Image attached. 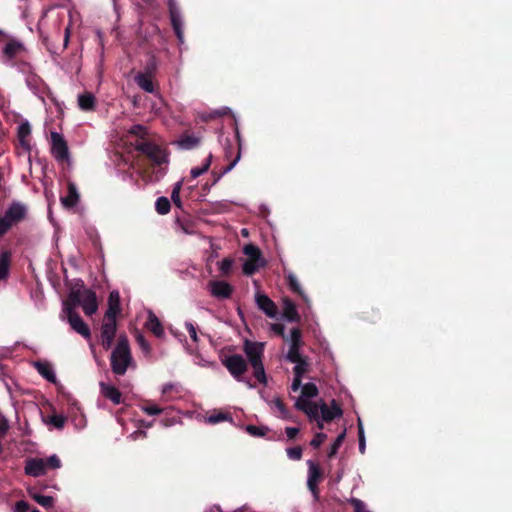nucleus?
I'll return each mask as SVG.
<instances>
[{
    "label": "nucleus",
    "mask_w": 512,
    "mask_h": 512,
    "mask_svg": "<svg viewBox=\"0 0 512 512\" xmlns=\"http://www.w3.org/2000/svg\"><path fill=\"white\" fill-rule=\"evenodd\" d=\"M13 512H40L38 509L31 507L27 502L21 500L15 503Z\"/></svg>",
    "instance_id": "44"
},
{
    "label": "nucleus",
    "mask_w": 512,
    "mask_h": 512,
    "mask_svg": "<svg viewBox=\"0 0 512 512\" xmlns=\"http://www.w3.org/2000/svg\"><path fill=\"white\" fill-rule=\"evenodd\" d=\"M138 150L144 153L154 164L162 165L168 163V155L162 147L151 143L143 142L138 145Z\"/></svg>",
    "instance_id": "7"
},
{
    "label": "nucleus",
    "mask_w": 512,
    "mask_h": 512,
    "mask_svg": "<svg viewBox=\"0 0 512 512\" xmlns=\"http://www.w3.org/2000/svg\"><path fill=\"white\" fill-rule=\"evenodd\" d=\"M358 438H359V451L361 454L365 453L366 440L364 435V428L360 419H358Z\"/></svg>",
    "instance_id": "45"
},
{
    "label": "nucleus",
    "mask_w": 512,
    "mask_h": 512,
    "mask_svg": "<svg viewBox=\"0 0 512 512\" xmlns=\"http://www.w3.org/2000/svg\"><path fill=\"white\" fill-rule=\"evenodd\" d=\"M49 423L58 429H62L66 423V417L59 414H54L49 418Z\"/></svg>",
    "instance_id": "47"
},
{
    "label": "nucleus",
    "mask_w": 512,
    "mask_h": 512,
    "mask_svg": "<svg viewBox=\"0 0 512 512\" xmlns=\"http://www.w3.org/2000/svg\"><path fill=\"white\" fill-rule=\"evenodd\" d=\"M349 502L352 504L355 512H371L367 508L366 504L360 499L351 498Z\"/></svg>",
    "instance_id": "48"
},
{
    "label": "nucleus",
    "mask_w": 512,
    "mask_h": 512,
    "mask_svg": "<svg viewBox=\"0 0 512 512\" xmlns=\"http://www.w3.org/2000/svg\"><path fill=\"white\" fill-rule=\"evenodd\" d=\"M63 303H69L74 310L76 306H81L84 313L88 316L94 314L98 309L95 292L86 288L83 284H75L67 300L63 301Z\"/></svg>",
    "instance_id": "1"
},
{
    "label": "nucleus",
    "mask_w": 512,
    "mask_h": 512,
    "mask_svg": "<svg viewBox=\"0 0 512 512\" xmlns=\"http://www.w3.org/2000/svg\"><path fill=\"white\" fill-rule=\"evenodd\" d=\"M285 339L289 344V349L285 356L286 360L290 362L299 361L300 358H302L300 353V347L302 345V335L300 330L297 328L292 329Z\"/></svg>",
    "instance_id": "9"
},
{
    "label": "nucleus",
    "mask_w": 512,
    "mask_h": 512,
    "mask_svg": "<svg viewBox=\"0 0 512 512\" xmlns=\"http://www.w3.org/2000/svg\"><path fill=\"white\" fill-rule=\"evenodd\" d=\"M321 414L322 420L331 421L342 415V410L332 401L331 407H328L324 401L318 403V415Z\"/></svg>",
    "instance_id": "17"
},
{
    "label": "nucleus",
    "mask_w": 512,
    "mask_h": 512,
    "mask_svg": "<svg viewBox=\"0 0 512 512\" xmlns=\"http://www.w3.org/2000/svg\"><path fill=\"white\" fill-rule=\"evenodd\" d=\"M131 439L133 440H137V439H140V438H145L146 437V432L145 431H135L133 432L132 434H130L129 436Z\"/></svg>",
    "instance_id": "58"
},
{
    "label": "nucleus",
    "mask_w": 512,
    "mask_h": 512,
    "mask_svg": "<svg viewBox=\"0 0 512 512\" xmlns=\"http://www.w3.org/2000/svg\"><path fill=\"white\" fill-rule=\"evenodd\" d=\"M31 134L30 124L25 121L18 126V138L22 147L29 149V136Z\"/></svg>",
    "instance_id": "29"
},
{
    "label": "nucleus",
    "mask_w": 512,
    "mask_h": 512,
    "mask_svg": "<svg viewBox=\"0 0 512 512\" xmlns=\"http://www.w3.org/2000/svg\"><path fill=\"white\" fill-rule=\"evenodd\" d=\"M308 465V477H307V486L308 489L313 494L314 498L318 499V489L317 485L321 477V472L317 464H315L312 460L307 461Z\"/></svg>",
    "instance_id": "15"
},
{
    "label": "nucleus",
    "mask_w": 512,
    "mask_h": 512,
    "mask_svg": "<svg viewBox=\"0 0 512 512\" xmlns=\"http://www.w3.org/2000/svg\"><path fill=\"white\" fill-rule=\"evenodd\" d=\"M326 439V434L320 432L317 433L314 438L311 440L310 445L314 448H318Z\"/></svg>",
    "instance_id": "53"
},
{
    "label": "nucleus",
    "mask_w": 512,
    "mask_h": 512,
    "mask_svg": "<svg viewBox=\"0 0 512 512\" xmlns=\"http://www.w3.org/2000/svg\"><path fill=\"white\" fill-rule=\"evenodd\" d=\"M243 349L250 364L262 361L264 343L245 340Z\"/></svg>",
    "instance_id": "14"
},
{
    "label": "nucleus",
    "mask_w": 512,
    "mask_h": 512,
    "mask_svg": "<svg viewBox=\"0 0 512 512\" xmlns=\"http://www.w3.org/2000/svg\"><path fill=\"white\" fill-rule=\"evenodd\" d=\"M33 365L37 372L47 381L54 384L57 382L56 373L51 363L47 361H36Z\"/></svg>",
    "instance_id": "19"
},
{
    "label": "nucleus",
    "mask_w": 512,
    "mask_h": 512,
    "mask_svg": "<svg viewBox=\"0 0 512 512\" xmlns=\"http://www.w3.org/2000/svg\"><path fill=\"white\" fill-rule=\"evenodd\" d=\"M78 105L84 111L93 110L95 106V97L91 93H85L78 96Z\"/></svg>",
    "instance_id": "32"
},
{
    "label": "nucleus",
    "mask_w": 512,
    "mask_h": 512,
    "mask_svg": "<svg viewBox=\"0 0 512 512\" xmlns=\"http://www.w3.org/2000/svg\"><path fill=\"white\" fill-rule=\"evenodd\" d=\"M70 34H71V25H68V26L65 28V34H64V47H67V46H68L69 39H70Z\"/></svg>",
    "instance_id": "59"
},
{
    "label": "nucleus",
    "mask_w": 512,
    "mask_h": 512,
    "mask_svg": "<svg viewBox=\"0 0 512 512\" xmlns=\"http://www.w3.org/2000/svg\"><path fill=\"white\" fill-rule=\"evenodd\" d=\"M212 163V154H209L207 158L203 161L200 167H194L190 171V175L193 179L198 178L199 176L206 173Z\"/></svg>",
    "instance_id": "35"
},
{
    "label": "nucleus",
    "mask_w": 512,
    "mask_h": 512,
    "mask_svg": "<svg viewBox=\"0 0 512 512\" xmlns=\"http://www.w3.org/2000/svg\"><path fill=\"white\" fill-rule=\"evenodd\" d=\"M233 261L230 258H224L218 262V268L222 275H228L231 272Z\"/></svg>",
    "instance_id": "46"
},
{
    "label": "nucleus",
    "mask_w": 512,
    "mask_h": 512,
    "mask_svg": "<svg viewBox=\"0 0 512 512\" xmlns=\"http://www.w3.org/2000/svg\"><path fill=\"white\" fill-rule=\"evenodd\" d=\"M169 13L173 30L180 44L184 43L183 19L176 0H168Z\"/></svg>",
    "instance_id": "11"
},
{
    "label": "nucleus",
    "mask_w": 512,
    "mask_h": 512,
    "mask_svg": "<svg viewBox=\"0 0 512 512\" xmlns=\"http://www.w3.org/2000/svg\"><path fill=\"white\" fill-rule=\"evenodd\" d=\"M176 143L180 149L190 150L200 143V138L194 135H184Z\"/></svg>",
    "instance_id": "30"
},
{
    "label": "nucleus",
    "mask_w": 512,
    "mask_h": 512,
    "mask_svg": "<svg viewBox=\"0 0 512 512\" xmlns=\"http://www.w3.org/2000/svg\"><path fill=\"white\" fill-rule=\"evenodd\" d=\"M345 436H346V431H343L341 434H339L337 436V438L335 439V441L333 442V444L331 445V447L328 451V457H333L334 455H336L338 449L340 448V446L342 445V443L345 439Z\"/></svg>",
    "instance_id": "42"
},
{
    "label": "nucleus",
    "mask_w": 512,
    "mask_h": 512,
    "mask_svg": "<svg viewBox=\"0 0 512 512\" xmlns=\"http://www.w3.org/2000/svg\"><path fill=\"white\" fill-rule=\"evenodd\" d=\"M12 225L10 224V222H8V220L3 216L0 218V237L5 234L8 229L11 227Z\"/></svg>",
    "instance_id": "54"
},
{
    "label": "nucleus",
    "mask_w": 512,
    "mask_h": 512,
    "mask_svg": "<svg viewBox=\"0 0 512 512\" xmlns=\"http://www.w3.org/2000/svg\"><path fill=\"white\" fill-rule=\"evenodd\" d=\"M245 430L248 434L254 437H263L268 432V427L266 426H255V425H247Z\"/></svg>",
    "instance_id": "41"
},
{
    "label": "nucleus",
    "mask_w": 512,
    "mask_h": 512,
    "mask_svg": "<svg viewBox=\"0 0 512 512\" xmlns=\"http://www.w3.org/2000/svg\"><path fill=\"white\" fill-rule=\"evenodd\" d=\"M224 206H226V203L219 202V203L217 204V209H220V208H222V207H224Z\"/></svg>",
    "instance_id": "64"
},
{
    "label": "nucleus",
    "mask_w": 512,
    "mask_h": 512,
    "mask_svg": "<svg viewBox=\"0 0 512 512\" xmlns=\"http://www.w3.org/2000/svg\"><path fill=\"white\" fill-rule=\"evenodd\" d=\"M255 302L258 309L261 310L267 317L272 319L277 317V306L266 294L257 292L255 295Z\"/></svg>",
    "instance_id": "12"
},
{
    "label": "nucleus",
    "mask_w": 512,
    "mask_h": 512,
    "mask_svg": "<svg viewBox=\"0 0 512 512\" xmlns=\"http://www.w3.org/2000/svg\"><path fill=\"white\" fill-rule=\"evenodd\" d=\"M267 404L269 405L270 409L272 410L276 417L284 420L292 419L290 412L285 407V405L283 404L282 400L279 397L267 400Z\"/></svg>",
    "instance_id": "20"
},
{
    "label": "nucleus",
    "mask_w": 512,
    "mask_h": 512,
    "mask_svg": "<svg viewBox=\"0 0 512 512\" xmlns=\"http://www.w3.org/2000/svg\"><path fill=\"white\" fill-rule=\"evenodd\" d=\"M155 208L159 214H161V215L167 214L171 208L169 199L167 197H163V196L157 198L156 203H155Z\"/></svg>",
    "instance_id": "39"
},
{
    "label": "nucleus",
    "mask_w": 512,
    "mask_h": 512,
    "mask_svg": "<svg viewBox=\"0 0 512 512\" xmlns=\"http://www.w3.org/2000/svg\"><path fill=\"white\" fill-rule=\"evenodd\" d=\"M301 395L295 402V407L303 411L310 419L318 417V403L311 400L318 395V388L314 383L301 385Z\"/></svg>",
    "instance_id": "3"
},
{
    "label": "nucleus",
    "mask_w": 512,
    "mask_h": 512,
    "mask_svg": "<svg viewBox=\"0 0 512 512\" xmlns=\"http://www.w3.org/2000/svg\"><path fill=\"white\" fill-rule=\"evenodd\" d=\"M251 366L254 370V376L255 378L262 384L266 385L267 384V377H266V373H265V369H264V366H263V362H256V363H251Z\"/></svg>",
    "instance_id": "36"
},
{
    "label": "nucleus",
    "mask_w": 512,
    "mask_h": 512,
    "mask_svg": "<svg viewBox=\"0 0 512 512\" xmlns=\"http://www.w3.org/2000/svg\"><path fill=\"white\" fill-rule=\"evenodd\" d=\"M62 320H67L71 328L83 336L85 339H90L91 331L87 324L82 320L79 314L73 309L69 303H62V311L60 314Z\"/></svg>",
    "instance_id": "5"
},
{
    "label": "nucleus",
    "mask_w": 512,
    "mask_h": 512,
    "mask_svg": "<svg viewBox=\"0 0 512 512\" xmlns=\"http://www.w3.org/2000/svg\"><path fill=\"white\" fill-rule=\"evenodd\" d=\"M136 342L146 356L151 354V346L142 334H137Z\"/></svg>",
    "instance_id": "43"
},
{
    "label": "nucleus",
    "mask_w": 512,
    "mask_h": 512,
    "mask_svg": "<svg viewBox=\"0 0 512 512\" xmlns=\"http://www.w3.org/2000/svg\"><path fill=\"white\" fill-rule=\"evenodd\" d=\"M62 463L60 458L53 454L47 459L43 458H29L25 462V474L31 477H40L47 473L48 469H59Z\"/></svg>",
    "instance_id": "4"
},
{
    "label": "nucleus",
    "mask_w": 512,
    "mask_h": 512,
    "mask_svg": "<svg viewBox=\"0 0 512 512\" xmlns=\"http://www.w3.org/2000/svg\"><path fill=\"white\" fill-rule=\"evenodd\" d=\"M286 279H287V283H288L289 288L294 293H297L303 299V301L306 304H309L310 300H309L308 296L306 295V293L304 292V290L302 289V287L300 285V282L298 281V279L295 276V274L292 273L291 271L287 272L286 273Z\"/></svg>",
    "instance_id": "26"
},
{
    "label": "nucleus",
    "mask_w": 512,
    "mask_h": 512,
    "mask_svg": "<svg viewBox=\"0 0 512 512\" xmlns=\"http://www.w3.org/2000/svg\"><path fill=\"white\" fill-rule=\"evenodd\" d=\"M286 452H287L288 458L291 459V460H294V461L300 460L301 457H302V449H301V447L288 448L286 450Z\"/></svg>",
    "instance_id": "50"
},
{
    "label": "nucleus",
    "mask_w": 512,
    "mask_h": 512,
    "mask_svg": "<svg viewBox=\"0 0 512 512\" xmlns=\"http://www.w3.org/2000/svg\"><path fill=\"white\" fill-rule=\"evenodd\" d=\"M251 366L254 370V376L255 378L262 384L266 385L267 384V377H266V373H265V369H264V366H263V362H256V363H251Z\"/></svg>",
    "instance_id": "37"
},
{
    "label": "nucleus",
    "mask_w": 512,
    "mask_h": 512,
    "mask_svg": "<svg viewBox=\"0 0 512 512\" xmlns=\"http://www.w3.org/2000/svg\"><path fill=\"white\" fill-rule=\"evenodd\" d=\"M24 50H25V47H24V45L21 42L16 41V40H12V41L8 42L4 46V48H3V55H4V57L6 58L7 61H11L16 56H18L21 53H23Z\"/></svg>",
    "instance_id": "23"
},
{
    "label": "nucleus",
    "mask_w": 512,
    "mask_h": 512,
    "mask_svg": "<svg viewBox=\"0 0 512 512\" xmlns=\"http://www.w3.org/2000/svg\"><path fill=\"white\" fill-rule=\"evenodd\" d=\"M26 213V207L19 203L12 204L4 214V217L12 225L15 222L20 221L24 218Z\"/></svg>",
    "instance_id": "22"
},
{
    "label": "nucleus",
    "mask_w": 512,
    "mask_h": 512,
    "mask_svg": "<svg viewBox=\"0 0 512 512\" xmlns=\"http://www.w3.org/2000/svg\"><path fill=\"white\" fill-rule=\"evenodd\" d=\"M247 509H248V507H247V506H243V507H241V508H239V509H237V510H235V511H233V512H240V511H242V510H247Z\"/></svg>",
    "instance_id": "63"
},
{
    "label": "nucleus",
    "mask_w": 512,
    "mask_h": 512,
    "mask_svg": "<svg viewBox=\"0 0 512 512\" xmlns=\"http://www.w3.org/2000/svg\"><path fill=\"white\" fill-rule=\"evenodd\" d=\"M30 497L35 500L39 505L44 508H50L54 504V498L52 496L41 495L34 489L29 490Z\"/></svg>",
    "instance_id": "31"
},
{
    "label": "nucleus",
    "mask_w": 512,
    "mask_h": 512,
    "mask_svg": "<svg viewBox=\"0 0 512 512\" xmlns=\"http://www.w3.org/2000/svg\"><path fill=\"white\" fill-rule=\"evenodd\" d=\"M182 185H183V179L179 180L178 182H176L174 184L172 192H171V200L178 208L182 207V201L180 198V191H181Z\"/></svg>",
    "instance_id": "40"
},
{
    "label": "nucleus",
    "mask_w": 512,
    "mask_h": 512,
    "mask_svg": "<svg viewBox=\"0 0 512 512\" xmlns=\"http://www.w3.org/2000/svg\"><path fill=\"white\" fill-rule=\"evenodd\" d=\"M185 328L187 329L192 341L197 343L199 341V338H198V329H197L196 325H194L190 321H186Z\"/></svg>",
    "instance_id": "49"
},
{
    "label": "nucleus",
    "mask_w": 512,
    "mask_h": 512,
    "mask_svg": "<svg viewBox=\"0 0 512 512\" xmlns=\"http://www.w3.org/2000/svg\"><path fill=\"white\" fill-rule=\"evenodd\" d=\"M270 328L277 335H279L281 337H285V334H284L285 327L282 324L273 323V324H271Z\"/></svg>",
    "instance_id": "55"
},
{
    "label": "nucleus",
    "mask_w": 512,
    "mask_h": 512,
    "mask_svg": "<svg viewBox=\"0 0 512 512\" xmlns=\"http://www.w3.org/2000/svg\"><path fill=\"white\" fill-rule=\"evenodd\" d=\"M145 328L153 333L157 338H163L165 335L164 328L158 317L151 310L147 312V321Z\"/></svg>",
    "instance_id": "18"
},
{
    "label": "nucleus",
    "mask_w": 512,
    "mask_h": 512,
    "mask_svg": "<svg viewBox=\"0 0 512 512\" xmlns=\"http://www.w3.org/2000/svg\"><path fill=\"white\" fill-rule=\"evenodd\" d=\"M228 419H231V418L227 414L217 413V414H214V415H210L207 418V422L211 423V424H217V423L226 421Z\"/></svg>",
    "instance_id": "51"
},
{
    "label": "nucleus",
    "mask_w": 512,
    "mask_h": 512,
    "mask_svg": "<svg viewBox=\"0 0 512 512\" xmlns=\"http://www.w3.org/2000/svg\"><path fill=\"white\" fill-rule=\"evenodd\" d=\"M134 79H135L136 84L145 92H147V93L154 92V85H153L152 76L150 73H138Z\"/></svg>",
    "instance_id": "28"
},
{
    "label": "nucleus",
    "mask_w": 512,
    "mask_h": 512,
    "mask_svg": "<svg viewBox=\"0 0 512 512\" xmlns=\"http://www.w3.org/2000/svg\"><path fill=\"white\" fill-rule=\"evenodd\" d=\"M223 365L227 368L230 374L237 380L243 381L242 375L247 370V363L245 359L238 354L227 356L223 360Z\"/></svg>",
    "instance_id": "8"
},
{
    "label": "nucleus",
    "mask_w": 512,
    "mask_h": 512,
    "mask_svg": "<svg viewBox=\"0 0 512 512\" xmlns=\"http://www.w3.org/2000/svg\"><path fill=\"white\" fill-rule=\"evenodd\" d=\"M211 295L219 300L230 298L233 293V287L226 281L216 280L209 283Z\"/></svg>",
    "instance_id": "13"
},
{
    "label": "nucleus",
    "mask_w": 512,
    "mask_h": 512,
    "mask_svg": "<svg viewBox=\"0 0 512 512\" xmlns=\"http://www.w3.org/2000/svg\"><path fill=\"white\" fill-rule=\"evenodd\" d=\"M117 330V321L115 317L104 316L101 327V344L105 350L111 348Z\"/></svg>",
    "instance_id": "10"
},
{
    "label": "nucleus",
    "mask_w": 512,
    "mask_h": 512,
    "mask_svg": "<svg viewBox=\"0 0 512 512\" xmlns=\"http://www.w3.org/2000/svg\"><path fill=\"white\" fill-rule=\"evenodd\" d=\"M142 411L148 415H158L162 412V409L154 404L144 405L141 407Z\"/></svg>",
    "instance_id": "52"
},
{
    "label": "nucleus",
    "mask_w": 512,
    "mask_h": 512,
    "mask_svg": "<svg viewBox=\"0 0 512 512\" xmlns=\"http://www.w3.org/2000/svg\"><path fill=\"white\" fill-rule=\"evenodd\" d=\"M298 433H299V429L296 427H287L286 428V435L289 439L295 438Z\"/></svg>",
    "instance_id": "57"
},
{
    "label": "nucleus",
    "mask_w": 512,
    "mask_h": 512,
    "mask_svg": "<svg viewBox=\"0 0 512 512\" xmlns=\"http://www.w3.org/2000/svg\"><path fill=\"white\" fill-rule=\"evenodd\" d=\"M294 366V379L291 385V390L293 392L298 391L301 388L302 378L305 373L308 371V363L305 358H300L299 361L293 362Z\"/></svg>",
    "instance_id": "16"
},
{
    "label": "nucleus",
    "mask_w": 512,
    "mask_h": 512,
    "mask_svg": "<svg viewBox=\"0 0 512 512\" xmlns=\"http://www.w3.org/2000/svg\"><path fill=\"white\" fill-rule=\"evenodd\" d=\"M110 362L113 373L119 376L124 375L130 366L135 367L126 336L119 337L111 353Z\"/></svg>",
    "instance_id": "2"
},
{
    "label": "nucleus",
    "mask_w": 512,
    "mask_h": 512,
    "mask_svg": "<svg viewBox=\"0 0 512 512\" xmlns=\"http://www.w3.org/2000/svg\"><path fill=\"white\" fill-rule=\"evenodd\" d=\"M315 420H317L318 428H319L320 430H322V429L324 428V426H323V421H324V420H322V418L320 419V418H319V416H318Z\"/></svg>",
    "instance_id": "61"
},
{
    "label": "nucleus",
    "mask_w": 512,
    "mask_h": 512,
    "mask_svg": "<svg viewBox=\"0 0 512 512\" xmlns=\"http://www.w3.org/2000/svg\"><path fill=\"white\" fill-rule=\"evenodd\" d=\"M177 389V385L174 384V383H166L162 386V389H161V392L163 395H166L168 394L169 392L173 391V390H176Z\"/></svg>",
    "instance_id": "56"
},
{
    "label": "nucleus",
    "mask_w": 512,
    "mask_h": 512,
    "mask_svg": "<svg viewBox=\"0 0 512 512\" xmlns=\"http://www.w3.org/2000/svg\"><path fill=\"white\" fill-rule=\"evenodd\" d=\"M264 265H265V261L264 260L247 259L243 263V272L246 275H252L256 271H258L261 267H263Z\"/></svg>",
    "instance_id": "33"
},
{
    "label": "nucleus",
    "mask_w": 512,
    "mask_h": 512,
    "mask_svg": "<svg viewBox=\"0 0 512 512\" xmlns=\"http://www.w3.org/2000/svg\"><path fill=\"white\" fill-rule=\"evenodd\" d=\"M10 253L3 252L0 255V280H5L9 275L10 268Z\"/></svg>",
    "instance_id": "34"
},
{
    "label": "nucleus",
    "mask_w": 512,
    "mask_h": 512,
    "mask_svg": "<svg viewBox=\"0 0 512 512\" xmlns=\"http://www.w3.org/2000/svg\"><path fill=\"white\" fill-rule=\"evenodd\" d=\"M68 193L66 196L61 197V204L65 208H73L77 205L80 195L77 186L73 182H68Z\"/></svg>",
    "instance_id": "21"
},
{
    "label": "nucleus",
    "mask_w": 512,
    "mask_h": 512,
    "mask_svg": "<svg viewBox=\"0 0 512 512\" xmlns=\"http://www.w3.org/2000/svg\"><path fill=\"white\" fill-rule=\"evenodd\" d=\"M215 511L221 512V510L219 509L218 506H213V507L209 508L206 512H215Z\"/></svg>",
    "instance_id": "62"
},
{
    "label": "nucleus",
    "mask_w": 512,
    "mask_h": 512,
    "mask_svg": "<svg viewBox=\"0 0 512 512\" xmlns=\"http://www.w3.org/2000/svg\"><path fill=\"white\" fill-rule=\"evenodd\" d=\"M51 153L58 162H70V154L67 142L63 135L51 132Z\"/></svg>",
    "instance_id": "6"
},
{
    "label": "nucleus",
    "mask_w": 512,
    "mask_h": 512,
    "mask_svg": "<svg viewBox=\"0 0 512 512\" xmlns=\"http://www.w3.org/2000/svg\"><path fill=\"white\" fill-rule=\"evenodd\" d=\"M239 159H240V155H238V156L234 159V161H233L232 163H230V164H229V165L224 169L223 174H226V173L230 172V171L235 167V165L237 164V162L239 161Z\"/></svg>",
    "instance_id": "60"
},
{
    "label": "nucleus",
    "mask_w": 512,
    "mask_h": 512,
    "mask_svg": "<svg viewBox=\"0 0 512 512\" xmlns=\"http://www.w3.org/2000/svg\"><path fill=\"white\" fill-rule=\"evenodd\" d=\"M243 252L246 256H248V259L252 260H263L261 256V251L259 248L253 244H247L243 248Z\"/></svg>",
    "instance_id": "38"
},
{
    "label": "nucleus",
    "mask_w": 512,
    "mask_h": 512,
    "mask_svg": "<svg viewBox=\"0 0 512 512\" xmlns=\"http://www.w3.org/2000/svg\"><path fill=\"white\" fill-rule=\"evenodd\" d=\"M283 317L290 322L299 321V314L295 304L290 299H283Z\"/></svg>",
    "instance_id": "27"
},
{
    "label": "nucleus",
    "mask_w": 512,
    "mask_h": 512,
    "mask_svg": "<svg viewBox=\"0 0 512 512\" xmlns=\"http://www.w3.org/2000/svg\"><path fill=\"white\" fill-rule=\"evenodd\" d=\"M120 312V295L119 292L113 290L110 292L108 297V308L105 313L107 317H117Z\"/></svg>",
    "instance_id": "24"
},
{
    "label": "nucleus",
    "mask_w": 512,
    "mask_h": 512,
    "mask_svg": "<svg viewBox=\"0 0 512 512\" xmlns=\"http://www.w3.org/2000/svg\"><path fill=\"white\" fill-rule=\"evenodd\" d=\"M100 389H101V393L104 397L111 400L116 405L120 404L121 393L114 385L101 382Z\"/></svg>",
    "instance_id": "25"
}]
</instances>
